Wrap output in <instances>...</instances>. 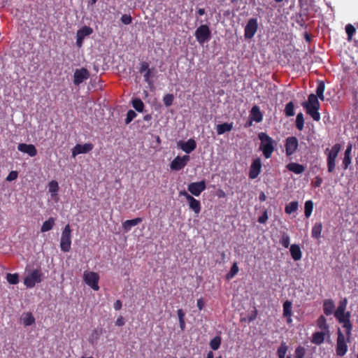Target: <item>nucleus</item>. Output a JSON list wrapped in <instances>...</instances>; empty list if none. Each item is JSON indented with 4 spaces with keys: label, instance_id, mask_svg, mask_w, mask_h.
<instances>
[{
    "label": "nucleus",
    "instance_id": "nucleus-14",
    "mask_svg": "<svg viewBox=\"0 0 358 358\" xmlns=\"http://www.w3.org/2000/svg\"><path fill=\"white\" fill-rule=\"evenodd\" d=\"M93 32V30L91 27L87 26H84L79 30H78L76 33V45L78 48H80L83 45V40L86 36H90Z\"/></svg>",
    "mask_w": 358,
    "mask_h": 358
},
{
    "label": "nucleus",
    "instance_id": "nucleus-61",
    "mask_svg": "<svg viewBox=\"0 0 358 358\" xmlns=\"http://www.w3.org/2000/svg\"><path fill=\"white\" fill-rule=\"evenodd\" d=\"M180 195L181 196H183L185 197V199H187V201H188V198L189 197H192V196H191L190 194H189L186 191H181L180 192Z\"/></svg>",
    "mask_w": 358,
    "mask_h": 358
},
{
    "label": "nucleus",
    "instance_id": "nucleus-62",
    "mask_svg": "<svg viewBox=\"0 0 358 358\" xmlns=\"http://www.w3.org/2000/svg\"><path fill=\"white\" fill-rule=\"evenodd\" d=\"M179 322H180V327L181 330L183 331L185 329V320H180Z\"/></svg>",
    "mask_w": 358,
    "mask_h": 358
},
{
    "label": "nucleus",
    "instance_id": "nucleus-10",
    "mask_svg": "<svg viewBox=\"0 0 358 358\" xmlns=\"http://www.w3.org/2000/svg\"><path fill=\"white\" fill-rule=\"evenodd\" d=\"M338 321L343 324V327L345 329V334L348 336V340L349 341L351 337V331L352 329V325L350 322V313L346 312V314L341 315L338 317H336Z\"/></svg>",
    "mask_w": 358,
    "mask_h": 358
},
{
    "label": "nucleus",
    "instance_id": "nucleus-25",
    "mask_svg": "<svg viewBox=\"0 0 358 358\" xmlns=\"http://www.w3.org/2000/svg\"><path fill=\"white\" fill-rule=\"evenodd\" d=\"M290 253L292 259L294 261H299L301 259L302 252L300 247L296 244H293L290 246Z\"/></svg>",
    "mask_w": 358,
    "mask_h": 358
},
{
    "label": "nucleus",
    "instance_id": "nucleus-13",
    "mask_svg": "<svg viewBox=\"0 0 358 358\" xmlns=\"http://www.w3.org/2000/svg\"><path fill=\"white\" fill-rule=\"evenodd\" d=\"M206 182L204 180L192 182L188 185V191L194 196H199L201 193L206 189Z\"/></svg>",
    "mask_w": 358,
    "mask_h": 358
},
{
    "label": "nucleus",
    "instance_id": "nucleus-30",
    "mask_svg": "<svg viewBox=\"0 0 358 358\" xmlns=\"http://www.w3.org/2000/svg\"><path fill=\"white\" fill-rule=\"evenodd\" d=\"M347 306V299H344L341 301L338 306L336 310L334 313L335 317H338L341 315L346 314L345 309Z\"/></svg>",
    "mask_w": 358,
    "mask_h": 358
},
{
    "label": "nucleus",
    "instance_id": "nucleus-29",
    "mask_svg": "<svg viewBox=\"0 0 358 358\" xmlns=\"http://www.w3.org/2000/svg\"><path fill=\"white\" fill-rule=\"evenodd\" d=\"M55 223V219L54 217H50L48 220L43 222L41 228V231L44 233L51 230Z\"/></svg>",
    "mask_w": 358,
    "mask_h": 358
},
{
    "label": "nucleus",
    "instance_id": "nucleus-17",
    "mask_svg": "<svg viewBox=\"0 0 358 358\" xmlns=\"http://www.w3.org/2000/svg\"><path fill=\"white\" fill-rule=\"evenodd\" d=\"M178 147L187 154H189L195 150L196 143L194 139L190 138L185 142L179 141L178 143Z\"/></svg>",
    "mask_w": 358,
    "mask_h": 358
},
{
    "label": "nucleus",
    "instance_id": "nucleus-34",
    "mask_svg": "<svg viewBox=\"0 0 358 358\" xmlns=\"http://www.w3.org/2000/svg\"><path fill=\"white\" fill-rule=\"evenodd\" d=\"M288 346L287 343L282 341L277 350V355L278 358H285Z\"/></svg>",
    "mask_w": 358,
    "mask_h": 358
},
{
    "label": "nucleus",
    "instance_id": "nucleus-52",
    "mask_svg": "<svg viewBox=\"0 0 358 358\" xmlns=\"http://www.w3.org/2000/svg\"><path fill=\"white\" fill-rule=\"evenodd\" d=\"M268 218V212L267 210H264L263 214L260 217H259L258 222L261 224H264L266 222Z\"/></svg>",
    "mask_w": 358,
    "mask_h": 358
},
{
    "label": "nucleus",
    "instance_id": "nucleus-36",
    "mask_svg": "<svg viewBox=\"0 0 358 358\" xmlns=\"http://www.w3.org/2000/svg\"><path fill=\"white\" fill-rule=\"evenodd\" d=\"M298 202L292 201L285 206V211L287 214H291L298 209Z\"/></svg>",
    "mask_w": 358,
    "mask_h": 358
},
{
    "label": "nucleus",
    "instance_id": "nucleus-51",
    "mask_svg": "<svg viewBox=\"0 0 358 358\" xmlns=\"http://www.w3.org/2000/svg\"><path fill=\"white\" fill-rule=\"evenodd\" d=\"M17 176H18V174H17V171H12L9 173V174L6 177V180L9 181V182L15 180L17 178Z\"/></svg>",
    "mask_w": 358,
    "mask_h": 358
},
{
    "label": "nucleus",
    "instance_id": "nucleus-47",
    "mask_svg": "<svg viewBox=\"0 0 358 358\" xmlns=\"http://www.w3.org/2000/svg\"><path fill=\"white\" fill-rule=\"evenodd\" d=\"M355 28L351 24H348L345 27V31L348 34V40L350 41L352 38L353 34L355 33Z\"/></svg>",
    "mask_w": 358,
    "mask_h": 358
},
{
    "label": "nucleus",
    "instance_id": "nucleus-35",
    "mask_svg": "<svg viewBox=\"0 0 358 358\" xmlns=\"http://www.w3.org/2000/svg\"><path fill=\"white\" fill-rule=\"evenodd\" d=\"M325 90V85L324 82L320 81L316 88V96L322 101H324V92Z\"/></svg>",
    "mask_w": 358,
    "mask_h": 358
},
{
    "label": "nucleus",
    "instance_id": "nucleus-20",
    "mask_svg": "<svg viewBox=\"0 0 358 358\" xmlns=\"http://www.w3.org/2000/svg\"><path fill=\"white\" fill-rule=\"evenodd\" d=\"M292 303L289 301H286L283 303V316L286 317L287 322L290 324L292 322Z\"/></svg>",
    "mask_w": 358,
    "mask_h": 358
},
{
    "label": "nucleus",
    "instance_id": "nucleus-63",
    "mask_svg": "<svg viewBox=\"0 0 358 358\" xmlns=\"http://www.w3.org/2000/svg\"><path fill=\"white\" fill-rule=\"evenodd\" d=\"M259 200L261 201H264L266 200V195H265V194L264 192H261L260 194H259Z\"/></svg>",
    "mask_w": 358,
    "mask_h": 358
},
{
    "label": "nucleus",
    "instance_id": "nucleus-37",
    "mask_svg": "<svg viewBox=\"0 0 358 358\" xmlns=\"http://www.w3.org/2000/svg\"><path fill=\"white\" fill-rule=\"evenodd\" d=\"M304 214L306 217H309L313 212V203L311 200L306 201L304 206Z\"/></svg>",
    "mask_w": 358,
    "mask_h": 358
},
{
    "label": "nucleus",
    "instance_id": "nucleus-55",
    "mask_svg": "<svg viewBox=\"0 0 358 358\" xmlns=\"http://www.w3.org/2000/svg\"><path fill=\"white\" fill-rule=\"evenodd\" d=\"M150 76H151V71H148L147 72L144 73V75H143L144 80L148 85H151L152 84V81L150 80Z\"/></svg>",
    "mask_w": 358,
    "mask_h": 358
},
{
    "label": "nucleus",
    "instance_id": "nucleus-7",
    "mask_svg": "<svg viewBox=\"0 0 358 358\" xmlns=\"http://www.w3.org/2000/svg\"><path fill=\"white\" fill-rule=\"evenodd\" d=\"M194 35L199 43L203 44L210 39L211 32L208 25L202 24L196 29Z\"/></svg>",
    "mask_w": 358,
    "mask_h": 358
},
{
    "label": "nucleus",
    "instance_id": "nucleus-64",
    "mask_svg": "<svg viewBox=\"0 0 358 358\" xmlns=\"http://www.w3.org/2000/svg\"><path fill=\"white\" fill-rule=\"evenodd\" d=\"M197 13L199 15H203L205 14V9L204 8H199L197 10Z\"/></svg>",
    "mask_w": 358,
    "mask_h": 358
},
{
    "label": "nucleus",
    "instance_id": "nucleus-49",
    "mask_svg": "<svg viewBox=\"0 0 358 358\" xmlns=\"http://www.w3.org/2000/svg\"><path fill=\"white\" fill-rule=\"evenodd\" d=\"M136 117V113L134 110H129L127 114V117L125 119V123L126 124L130 123Z\"/></svg>",
    "mask_w": 358,
    "mask_h": 358
},
{
    "label": "nucleus",
    "instance_id": "nucleus-31",
    "mask_svg": "<svg viewBox=\"0 0 358 358\" xmlns=\"http://www.w3.org/2000/svg\"><path fill=\"white\" fill-rule=\"evenodd\" d=\"M322 230V224L321 222H317L312 228V237L315 238H320Z\"/></svg>",
    "mask_w": 358,
    "mask_h": 358
},
{
    "label": "nucleus",
    "instance_id": "nucleus-42",
    "mask_svg": "<svg viewBox=\"0 0 358 358\" xmlns=\"http://www.w3.org/2000/svg\"><path fill=\"white\" fill-rule=\"evenodd\" d=\"M132 106L138 112H143L144 104L140 99H134L132 101Z\"/></svg>",
    "mask_w": 358,
    "mask_h": 358
},
{
    "label": "nucleus",
    "instance_id": "nucleus-33",
    "mask_svg": "<svg viewBox=\"0 0 358 358\" xmlns=\"http://www.w3.org/2000/svg\"><path fill=\"white\" fill-rule=\"evenodd\" d=\"M59 190L58 182L55 180H52L48 184V191L51 194L52 197H55L57 194Z\"/></svg>",
    "mask_w": 358,
    "mask_h": 358
},
{
    "label": "nucleus",
    "instance_id": "nucleus-22",
    "mask_svg": "<svg viewBox=\"0 0 358 358\" xmlns=\"http://www.w3.org/2000/svg\"><path fill=\"white\" fill-rule=\"evenodd\" d=\"M141 222L142 219L141 217H137L133 220H128L122 223V228L124 232H129L133 227L136 226Z\"/></svg>",
    "mask_w": 358,
    "mask_h": 358
},
{
    "label": "nucleus",
    "instance_id": "nucleus-58",
    "mask_svg": "<svg viewBox=\"0 0 358 358\" xmlns=\"http://www.w3.org/2000/svg\"><path fill=\"white\" fill-rule=\"evenodd\" d=\"M352 144H348V146H347V148L345 151V153H344V156H350L351 155V152H352Z\"/></svg>",
    "mask_w": 358,
    "mask_h": 358
},
{
    "label": "nucleus",
    "instance_id": "nucleus-21",
    "mask_svg": "<svg viewBox=\"0 0 358 358\" xmlns=\"http://www.w3.org/2000/svg\"><path fill=\"white\" fill-rule=\"evenodd\" d=\"M250 119L254 120L256 122H260L263 120V115L257 105L252 106L250 113Z\"/></svg>",
    "mask_w": 358,
    "mask_h": 358
},
{
    "label": "nucleus",
    "instance_id": "nucleus-44",
    "mask_svg": "<svg viewBox=\"0 0 358 358\" xmlns=\"http://www.w3.org/2000/svg\"><path fill=\"white\" fill-rule=\"evenodd\" d=\"M221 344V338L220 336H215L210 342V346L213 350H217Z\"/></svg>",
    "mask_w": 358,
    "mask_h": 358
},
{
    "label": "nucleus",
    "instance_id": "nucleus-4",
    "mask_svg": "<svg viewBox=\"0 0 358 358\" xmlns=\"http://www.w3.org/2000/svg\"><path fill=\"white\" fill-rule=\"evenodd\" d=\"M43 278V273L39 269H34L28 272L24 279V284L27 288H33L36 284L40 283Z\"/></svg>",
    "mask_w": 358,
    "mask_h": 358
},
{
    "label": "nucleus",
    "instance_id": "nucleus-41",
    "mask_svg": "<svg viewBox=\"0 0 358 358\" xmlns=\"http://www.w3.org/2000/svg\"><path fill=\"white\" fill-rule=\"evenodd\" d=\"M22 322L25 326H30L34 323L35 319L31 313H28L23 317Z\"/></svg>",
    "mask_w": 358,
    "mask_h": 358
},
{
    "label": "nucleus",
    "instance_id": "nucleus-56",
    "mask_svg": "<svg viewBox=\"0 0 358 358\" xmlns=\"http://www.w3.org/2000/svg\"><path fill=\"white\" fill-rule=\"evenodd\" d=\"M205 303L202 298H200L197 300L196 306L198 308L201 310L204 307Z\"/></svg>",
    "mask_w": 358,
    "mask_h": 358
},
{
    "label": "nucleus",
    "instance_id": "nucleus-38",
    "mask_svg": "<svg viewBox=\"0 0 358 358\" xmlns=\"http://www.w3.org/2000/svg\"><path fill=\"white\" fill-rule=\"evenodd\" d=\"M285 113L287 117H291L294 115V106L292 101L286 104L285 108Z\"/></svg>",
    "mask_w": 358,
    "mask_h": 358
},
{
    "label": "nucleus",
    "instance_id": "nucleus-57",
    "mask_svg": "<svg viewBox=\"0 0 358 358\" xmlns=\"http://www.w3.org/2000/svg\"><path fill=\"white\" fill-rule=\"evenodd\" d=\"M124 320L123 318V317L122 316H120L117 320L115 321V324L118 327H122L124 324Z\"/></svg>",
    "mask_w": 358,
    "mask_h": 358
},
{
    "label": "nucleus",
    "instance_id": "nucleus-43",
    "mask_svg": "<svg viewBox=\"0 0 358 358\" xmlns=\"http://www.w3.org/2000/svg\"><path fill=\"white\" fill-rule=\"evenodd\" d=\"M280 242L284 248H287L290 242L289 236L285 232L282 233Z\"/></svg>",
    "mask_w": 358,
    "mask_h": 358
},
{
    "label": "nucleus",
    "instance_id": "nucleus-24",
    "mask_svg": "<svg viewBox=\"0 0 358 358\" xmlns=\"http://www.w3.org/2000/svg\"><path fill=\"white\" fill-rule=\"evenodd\" d=\"M286 168L296 174H301L305 171V167L295 162H291L286 166Z\"/></svg>",
    "mask_w": 358,
    "mask_h": 358
},
{
    "label": "nucleus",
    "instance_id": "nucleus-60",
    "mask_svg": "<svg viewBox=\"0 0 358 358\" xmlns=\"http://www.w3.org/2000/svg\"><path fill=\"white\" fill-rule=\"evenodd\" d=\"M113 308L116 310H118L120 309H121L122 308V302L120 301V300H117L114 304H113Z\"/></svg>",
    "mask_w": 358,
    "mask_h": 358
},
{
    "label": "nucleus",
    "instance_id": "nucleus-6",
    "mask_svg": "<svg viewBox=\"0 0 358 358\" xmlns=\"http://www.w3.org/2000/svg\"><path fill=\"white\" fill-rule=\"evenodd\" d=\"M71 230L69 224L66 225L62 232L60 240L61 250L67 252L71 250Z\"/></svg>",
    "mask_w": 358,
    "mask_h": 358
},
{
    "label": "nucleus",
    "instance_id": "nucleus-32",
    "mask_svg": "<svg viewBox=\"0 0 358 358\" xmlns=\"http://www.w3.org/2000/svg\"><path fill=\"white\" fill-rule=\"evenodd\" d=\"M317 325L322 331L329 333V326L327 324L326 318L323 315L320 316L317 319Z\"/></svg>",
    "mask_w": 358,
    "mask_h": 358
},
{
    "label": "nucleus",
    "instance_id": "nucleus-18",
    "mask_svg": "<svg viewBox=\"0 0 358 358\" xmlns=\"http://www.w3.org/2000/svg\"><path fill=\"white\" fill-rule=\"evenodd\" d=\"M93 148L92 143H85L84 145L77 144L72 150V155L73 157L79 154L87 153Z\"/></svg>",
    "mask_w": 358,
    "mask_h": 358
},
{
    "label": "nucleus",
    "instance_id": "nucleus-46",
    "mask_svg": "<svg viewBox=\"0 0 358 358\" xmlns=\"http://www.w3.org/2000/svg\"><path fill=\"white\" fill-rule=\"evenodd\" d=\"M294 358H304L306 355V349L301 345L298 346L294 351Z\"/></svg>",
    "mask_w": 358,
    "mask_h": 358
},
{
    "label": "nucleus",
    "instance_id": "nucleus-53",
    "mask_svg": "<svg viewBox=\"0 0 358 358\" xmlns=\"http://www.w3.org/2000/svg\"><path fill=\"white\" fill-rule=\"evenodd\" d=\"M131 17L128 15H123L121 17V21L124 24H129L131 22Z\"/></svg>",
    "mask_w": 358,
    "mask_h": 358
},
{
    "label": "nucleus",
    "instance_id": "nucleus-50",
    "mask_svg": "<svg viewBox=\"0 0 358 358\" xmlns=\"http://www.w3.org/2000/svg\"><path fill=\"white\" fill-rule=\"evenodd\" d=\"M350 164H351L350 156H344V157L343 159V162H342L343 168L345 170L347 169Z\"/></svg>",
    "mask_w": 358,
    "mask_h": 358
},
{
    "label": "nucleus",
    "instance_id": "nucleus-28",
    "mask_svg": "<svg viewBox=\"0 0 358 358\" xmlns=\"http://www.w3.org/2000/svg\"><path fill=\"white\" fill-rule=\"evenodd\" d=\"M233 129L232 123H223L217 126V133L218 135H222L227 131H230Z\"/></svg>",
    "mask_w": 358,
    "mask_h": 358
},
{
    "label": "nucleus",
    "instance_id": "nucleus-9",
    "mask_svg": "<svg viewBox=\"0 0 358 358\" xmlns=\"http://www.w3.org/2000/svg\"><path fill=\"white\" fill-rule=\"evenodd\" d=\"M258 29L257 18H250L245 27L244 36L247 39H251L255 35Z\"/></svg>",
    "mask_w": 358,
    "mask_h": 358
},
{
    "label": "nucleus",
    "instance_id": "nucleus-54",
    "mask_svg": "<svg viewBox=\"0 0 358 358\" xmlns=\"http://www.w3.org/2000/svg\"><path fill=\"white\" fill-rule=\"evenodd\" d=\"M148 71H150V69H149V64L145 62L141 63V68H140V72L141 73H143L147 72Z\"/></svg>",
    "mask_w": 358,
    "mask_h": 358
},
{
    "label": "nucleus",
    "instance_id": "nucleus-1",
    "mask_svg": "<svg viewBox=\"0 0 358 358\" xmlns=\"http://www.w3.org/2000/svg\"><path fill=\"white\" fill-rule=\"evenodd\" d=\"M258 138L261 141L259 150L266 159H269L275 150V141L265 132L259 133Z\"/></svg>",
    "mask_w": 358,
    "mask_h": 358
},
{
    "label": "nucleus",
    "instance_id": "nucleus-8",
    "mask_svg": "<svg viewBox=\"0 0 358 358\" xmlns=\"http://www.w3.org/2000/svg\"><path fill=\"white\" fill-rule=\"evenodd\" d=\"M85 283L95 291L99 290V286L98 282L99 280V275L92 271L85 272L83 275Z\"/></svg>",
    "mask_w": 358,
    "mask_h": 358
},
{
    "label": "nucleus",
    "instance_id": "nucleus-15",
    "mask_svg": "<svg viewBox=\"0 0 358 358\" xmlns=\"http://www.w3.org/2000/svg\"><path fill=\"white\" fill-rule=\"evenodd\" d=\"M298 140L294 136L288 137L285 143V152L287 156L292 155L298 148Z\"/></svg>",
    "mask_w": 358,
    "mask_h": 358
},
{
    "label": "nucleus",
    "instance_id": "nucleus-45",
    "mask_svg": "<svg viewBox=\"0 0 358 358\" xmlns=\"http://www.w3.org/2000/svg\"><path fill=\"white\" fill-rule=\"evenodd\" d=\"M238 272V267L237 266V264L235 262L232 265L229 272L227 274V279L230 280L233 278Z\"/></svg>",
    "mask_w": 358,
    "mask_h": 358
},
{
    "label": "nucleus",
    "instance_id": "nucleus-48",
    "mask_svg": "<svg viewBox=\"0 0 358 358\" xmlns=\"http://www.w3.org/2000/svg\"><path fill=\"white\" fill-rule=\"evenodd\" d=\"M174 96L171 94H166L163 98L164 103L166 106H170L173 104Z\"/></svg>",
    "mask_w": 358,
    "mask_h": 358
},
{
    "label": "nucleus",
    "instance_id": "nucleus-40",
    "mask_svg": "<svg viewBox=\"0 0 358 358\" xmlns=\"http://www.w3.org/2000/svg\"><path fill=\"white\" fill-rule=\"evenodd\" d=\"M303 126H304V119H303V115L301 113H299L297 115H296V128L299 130V131H301L303 130Z\"/></svg>",
    "mask_w": 358,
    "mask_h": 358
},
{
    "label": "nucleus",
    "instance_id": "nucleus-5",
    "mask_svg": "<svg viewBox=\"0 0 358 358\" xmlns=\"http://www.w3.org/2000/svg\"><path fill=\"white\" fill-rule=\"evenodd\" d=\"M349 342L348 336H345L338 329L336 347V352L338 356L343 357L347 353L348 349L347 343Z\"/></svg>",
    "mask_w": 358,
    "mask_h": 358
},
{
    "label": "nucleus",
    "instance_id": "nucleus-39",
    "mask_svg": "<svg viewBox=\"0 0 358 358\" xmlns=\"http://www.w3.org/2000/svg\"><path fill=\"white\" fill-rule=\"evenodd\" d=\"M7 281L11 285H16L19 282V275L17 273H7Z\"/></svg>",
    "mask_w": 358,
    "mask_h": 358
},
{
    "label": "nucleus",
    "instance_id": "nucleus-3",
    "mask_svg": "<svg viewBox=\"0 0 358 358\" xmlns=\"http://www.w3.org/2000/svg\"><path fill=\"white\" fill-rule=\"evenodd\" d=\"M341 145L339 143L335 144L331 150L327 148L325 153L327 155V165L329 173H332L335 170L336 159L340 152Z\"/></svg>",
    "mask_w": 358,
    "mask_h": 358
},
{
    "label": "nucleus",
    "instance_id": "nucleus-12",
    "mask_svg": "<svg viewBox=\"0 0 358 358\" xmlns=\"http://www.w3.org/2000/svg\"><path fill=\"white\" fill-rule=\"evenodd\" d=\"M89 77L90 73L86 69L81 68L76 69L73 74V83L76 85H79L85 80H87Z\"/></svg>",
    "mask_w": 358,
    "mask_h": 358
},
{
    "label": "nucleus",
    "instance_id": "nucleus-26",
    "mask_svg": "<svg viewBox=\"0 0 358 358\" xmlns=\"http://www.w3.org/2000/svg\"><path fill=\"white\" fill-rule=\"evenodd\" d=\"M189 206L195 214H199L201 211V203L199 200H196L193 196L188 198Z\"/></svg>",
    "mask_w": 358,
    "mask_h": 358
},
{
    "label": "nucleus",
    "instance_id": "nucleus-16",
    "mask_svg": "<svg viewBox=\"0 0 358 358\" xmlns=\"http://www.w3.org/2000/svg\"><path fill=\"white\" fill-rule=\"evenodd\" d=\"M262 169V162L259 158H257L253 160L249 171V177L251 179L256 178L261 172Z\"/></svg>",
    "mask_w": 358,
    "mask_h": 358
},
{
    "label": "nucleus",
    "instance_id": "nucleus-27",
    "mask_svg": "<svg viewBox=\"0 0 358 358\" xmlns=\"http://www.w3.org/2000/svg\"><path fill=\"white\" fill-rule=\"evenodd\" d=\"M335 305L331 299H326L324 301L323 310L324 313L327 315H330L334 313Z\"/></svg>",
    "mask_w": 358,
    "mask_h": 358
},
{
    "label": "nucleus",
    "instance_id": "nucleus-23",
    "mask_svg": "<svg viewBox=\"0 0 358 358\" xmlns=\"http://www.w3.org/2000/svg\"><path fill=\"white\" fill-rule=\"evenodd\" d=\"M327 334L322 331L315 332L312 336L311 342L317 345H321L324 342L325 336Z\"/></svg>",
    "mask_w": 358,
    "mask_h": 358
},
{
    "label": "nucleus",
    "instance_id": "nucleus-19",
    "mask_svg": "<svg viewBox=\"0 0 358 358\" xmlns=\"http://www.w3.org/2000/svg\"><path fill=\"white\" fill-rule=\"evenodd\" d=\"M17 150L22 152L28 154L30 157H34L37 155L36 148L32 144L20 143L17 145Z\"/></svg>",
    "mask_w": 358,
    "mask_h": 358
},
{
    "label": "nucleus",
    "instance_id": "nucleus-2",
    "mask_svg": "<svg viewBox=\"0 0 358 358\" xmlns=\"http://www.w3.org/2000/svg\"><path fill=\"white\" fill-rule=\"evenodd\" d=\"M318 99L316 95L311 94L308 96V101L302 103L306 113L311 116L315 121H319L320 120V115L318 112L320 108Z\"/></svg>",
    "mask_w": 358,
    "mask_h": 358
},
{
    "label": "nucleus",
    "instance_id": "nucleus-11",
    "mask_svg": "<svg viewBox=\"0 0 358 358\" xmlns=\"http://www.w3.org/2000/svg\"><path fill=\"white\" fill-rule=\"evenodd\" d=\"M189 156L186 155L182 157L177 156L171 163L170 167L172 170L180 171L183 169L189 161Z\"/></svg>",
    "mask_w": 358,
    "mask_h": 358
},
{
    "label": "nucleus",
    "instance_id": "nucleus-59",
    "mask_svg": "<svg viewBox=\"0 0 358 358\" xmlns=\"http://www.w3.org/2000/svg\"><path fill=\"white\" fill-rule=\"evenodd\" d=\"M177 314H178L179 321L185 320V313L183 312V310L182 309H178L177 311Z\"/></svg>",
    "mask_w": 358,
    "mask_h": 358
}]
</instances>
